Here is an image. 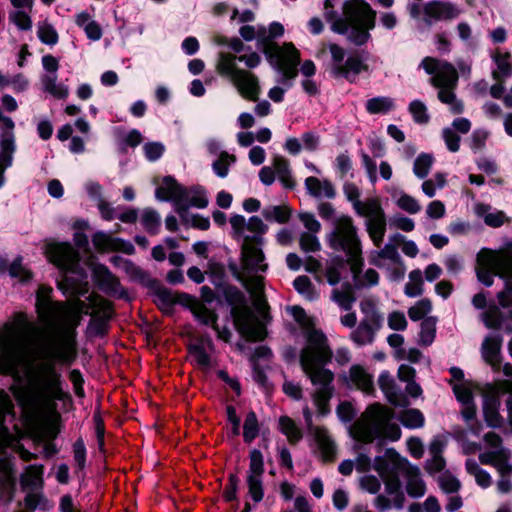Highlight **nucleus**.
<instances>
[{
	"mask_svg": "<svg viewBox=\"0 0 512 512\" xmlns=\"http://www.w3.org/2000/svg\"><path fill=\"white\" fill-rule=\"evenodd\" d=\"M35 308L47 332L41 333L23 312L0 327V374L16 376L27 366L26 383L15 387L14 395L29 425L52 417L56 401L67 396L60 366L76 357V327L84 313L83 302L54 301L52 288L45 285L37 290ZM12 408L9 396L0 390V424Z\"/></svg>",
	"mask_w": 512,
	"mask_h": 512,
	"instance_id": "obj_1",
	"label": "nucleus"
},
{
	"mask_svg": "<svg viewBox=\"0 0 512 512\" xmlns=\"http://www.w3.org/2000/svg\"><path fill=\"white\" fill-rule=\"evenodd\" d=\"M306 340V345L300 354V364L315 387L311 396L317 413L320 416H326L330 413L329 402L334 394V374L324 368V365L330 362L332 352L326 337L318 330H308Z\"/></svg>",
	"mask_w": 512,
	"mask_h": 512,
	"instance_id": "obj_2",
	"label": "nucleus"
},
{
	"mask_svg": "<svg viewBox=\"0 0 512 512\" xmlns=\"http://www.w3.org/2000/svg\"><path fill=\"white\" fill-rule=\"evenodd\" d=\"M476 275L485 286H491L495 276L505 280L504 289L497 294L504 308L512 305V241L504 243L499 249L482 248L476 258Z\"/></svg>",
	"mask_w": 512,
	"mask_h": 512,
	"instance_id": "obj_3",
	"label": "nucleus"
},
{
	"mask_svg": "<svg viewBox=\"0 0 512 512\" xmlns=\"http://www.w3.org/2000/svg\"><path fill=\"white\" fill-rule=\"evenodd\" d=\"M284 26L272 22L269 27L258 26V42L271 66L281 74V82L295 79L300 63V51L292 42L278 45L273 39L284 34Z\"/></svg>",
	"mask_w": 512,
	"mask_h": 512,
	"instance_id": "obj_4",
	"label": "nucleus"
},
{
	"mask_svg": "<svg viewBox=\"0 0 512 512\" xmlns=\"http://www.w3.org/2000/svg\"><path fill=\"white\" fill-rule=\"evenodd\" d=\"M405 466V459L402 458L394 449H387L383 456H378L374 460L373 468L379 473L385 485V492L389 496L378 495L374 500V506L385 511L391 507L401 509L404 505L405 496L401 489L399 469Z\"/></svg>",
	"mask_w": 512,
	"mask_h": 512,
	"instance_id": "obj_5",
	"label": "nucleus"
},
{
	"mask_svg": "<svg viewBox=\"0 0 512 512\" xmlns=\"http://www.w3.org/2000/svg\"><path fill=\"white\" fill-rule=\"evenodd\" d=\"M393 416L391 409L373 404L351 426L350 433L354 439L363 443H370L376 438L396 441L401 436V430L398 425L390 423Z\"/></svg>",
	"mask_w": 512,
	"mask_h": 512,
	"instance_id": "obj_6",
	"label": "nucleus"
},
{
	"mask_svg": "<svg viewBox=\"0 0 512 512\" xmlns=\"http://www.w3.org/2000/svg\"><path fill=\"white\" fill-rule=\"evenodd\" d=\"M326 18L332 21V28L338 33L351 30L350 37L356 44H363L369 38V30L375 26L376 12L365 0H347L343 5V18L334 19L328 12Z\"/></svg>",
	"mask_w": 512,
	"mask_h": 512,
	"instance_id": "obj_7",
	"label": "nucleus"
},
{
	"mask_svg": "<svg viewBox=\"0 0 512 512\" xmlns=\"http://www.w3.org/2000/svg\"><path fill=\"white\" fill-rule=\"evenodd\" d=\"M230 224L234 233L238 237H243L242 257L246 269L264 270L267 264L261 249L262 235L267 227L259 217H251L248 222L241 215H234L230 219Z\"/></svg>",
	"mask_w": 512,
	"mask_h": 512,
	"instance_id": "obj_8",
	"label": "nucleus"
},
{
	"mask_svg": "<svg viewBox=\"0 0 512 512\" xmlns=\"http://www.w3.org/2000/svg\"><path fill=\"white\" fill-rule=\"evenodd\" d=\"M215 69L221 77L228 79L233 84L243 98L250 101L258 100L261 93L258 77L248 70L238 68L235 55L220 52Z\"/></svg>",
	"mask_w": 512,
	"mask_h": 512,
	"instance_id": "obj_9",
	"label": "nucleus"
},
{
	"mask_svg": "<svg viewBox=\"0 0 512 512\" xmlns=\"http://www.w3.org/2000/svg\"><path fill=\"white\" fill-rule=\"evenodd\" d=\"M333 229L326 236L328 245L336 250L343 251L349 260L361 256V242L353 219L345 214L338 215L333 223Z\"/></svg>",
	"mask_w": 512,
	"mask_h": 512,
	"instance_id": "obj_10",
	"label": "nucleus"
},
{
	"mask_svg": "<svg viewBox=\"0 0 512 512\" xmlns=\"http://www.w3.org/2000/svg\"><path fill=\"white\" fill-rule=\"evenodd\" d=\"M494 64L491 75L495 83L489 93L494 99H501L507 108H512V87L505 93V81L512 76V56L508 51L496 49L491 53Z\"/></svg>",
	"mask_w": 512,
	"mask_h": 512,
	"instance_id": "obj_11",
	"label": "nucleus"
},
{
	"mask_svg": "<svg viewBox=\"0 0 512 512\" xmlns=\"http://www.w3.org/2000/svg\"><path fill=\"white\" fill-rule=\"evenodd\" d=\"M420 67L431 75L430 83L434 87H456L458 72L451 63L433 57H425Z\"/></svg>",
	"mask_w": 512,
	"mask_h": 512,
	"instance_id": "obj_12",
	"label": "nucleus"
},
{
	"mask_svg": "<svg viewBox=\"0 0 512 512\" xmlns=\"http://www.w3.org/2000/svg\"><path fill=\"white\" fill-rule=\"evenodd\" d=\"M45 254L48 260L59 269L78 272L79 257L69 243L50 241L46 243Z\"/></svg>",
	"mask_w": 512,
	"mask_h": 512,
	"instance_id": "obj_13",
	"label": "nucleus"
},
{
	"mask_svg": "<svg viewBox=\"0 0 512 512\" xmlns=\"http://www.w3.org/2000/svg\"><path fill=\"white\" fill-rule=\"evenodd\" d=\"M303 416L309 432L314 436L323 459L325 461L332 460L335 455L336 446L328 431L324 427L313 425L312 411L308 406L303 408Z\"/></svg>",
	"mask_w": 512,
	"mask_h": 512,
	"instance_id": "obj_14",
	"label": "nucleus"
},
{
	"mask_svg": "<svg viewBox=\"0 0 512 512\" xmlns=\"http://www.w3.org/2000/svg\"><path fill=\"white\" fill-rule=\"evenodd\" d=\"M235 326L248 340L259 341L265 337V329L249 309H243L234 316Z\"/></svg>",
	"mask_w": 512,
	"mask_h": 512,
	"instance_id": "obj_15",
	"label": "nucleus"
},
{
	"mask_svg": "<svg viewBox=\"0 0 512 512\" xmlns=\"http://www.w3.org/2000/svg\"><path fill=\"white\" fill-rule=\"evenodd\" d=\"M460 9L450 2L432 1L423 7L424 21L430 25L433 21L449 20L460 14Z\"/></svg>",
	"mask_w": 512,
	"mask_h": 512,
	"instance_id": "obj_16",
	"label": "nucleus"
},
{
	"mask_svg": "<svg viewBox=\"0 0 512 512\" xmlns=\"http://www.w3.org/2000/svg\"><path fill=\"white\" fill-rule=\"evenodd\" d=\"M510 452L504 448L483 452L479 455V461L484 465L493 466L499 476L512 475V463Z\"/></svg>",
	"mask_w": 512,
	"mask_h": 512,
	"instance_id": "obj_17",
	"label": "nucleus"
},
{
	"mask_svg": "<svg viewBox=\"0 0 512 512\" xmlns=\"http://www.w3.org/2000/svg\"><path fill=\"white\" fill-rule=\"evenodd\" d=\"M156 198L161 201H172L176 210L180 212V204L185 196V188L179 185L172 177H164L156 189Z\"/></svg>",
	"mask_w": 512,
	"mask_h": 512,
	"instance_id": "obj_18",
	"label": "nucleus"
},
{
	"mask_svg": "<svg viewBox=\"0 0 512 512\" xmlns=\"http://www.w3.org/2000/svg\"><path fill=\"white\" fill-rule=\"evenodd\" d=\"M95 248L101 252L122 251L126 254H132L134 247L130 242H125L119 238H114L110 234L97 232L93 236Z\"/></svg>",
	"mask_w": 512,
	"mask_h": 512,
	"instance_id": "obj_19",
	"label": "nucleus"
},
{
	"mask_svg": "<svg viewBox=\"0 0 512 512\" xmlns=\"http://www.w3.org/2000/svg\"><path fill=\"white\" fill-rule=\"evenodd\" d=\"M344 380L349 386H354L364 393L369 394L374 390L373 376L361 365L351 366Z\"/></svg>",
	"mask_w": 512,
	"mask_h": 512,
	"instance_id": "obj_20",
	"label": "nucleus"
},
{
	"mask_svg": "<svg viewBox=\"0 0 512 512\" xmlns=\"http://www.w3.org/2000/svg\"><path fill=\"white\" fill-rule=\"evenodd\" d=\"M193 315L203 324L212 325L219 339L228 342L231 338V332L227 327L220 328L216 323V315L201 303H195L192 308Z\"/></svg>",
	"mask_w": 512,
	"mask_h": 512,
	"instance_id": "obj_21",
	"label": "nucleus"
},
{
	"mask_svg": "<svg viewBox=\"0 0 512 512\" xmlns=\"http://www.w3.org/2000/svg\"><path fill=\"white\" fill-rule=\"evenodd\" d=\"M242 268H243V275H242V282L248 292L251 294V296L254 299V302L256 305L261 307L262 305V292H263V277L254 275V273L257 272H264L266 271L267 267L264 270H257V269H246L244 266V263L242 262Z\"/></svg>",
	"mask_w": 512,
	"mask_h": 512,
	"instance_id": "obj_22",
	"label": "nucleus"
},
{
	"mask_svg": "<svg viewBox=\"0 0 512 512\" xmlns=\"http://www.w3.org/2000/svg\"><path fill=\"white\" fill-rule=\"evenodd\" d=\"M401 475H404L407 479L406 490L407 493L412 497H421L425 494L426 487L423 482L420 471L418 468L411 466L405 459V466L399 469Z\"/></svg>",
	"mask_w": 512,
	"mask_h": 512,
	"instance_id": "obj_23",
	"label": "nucleus"
},
{
	"mask_svg": "<svg viewBox=\"0 0 512 512\" xmlns=\"http://www.w3.org/2000/svg\"><path fill=\"white\" fill-rule=\"evenodd\" d=\"M213 345L210 339H201L191 344L189 354L192 361L201 368H207L211 364V353Z\"/></svg>",
	"mask_w": 512,
	"mask_h": 512,
	"instance_id": "obj_24",
	"label": "nucleus"
},
{
	"mask_svg": "<svg viewBox=\"0 0 512 512\" xmlns=\"http://www.w3.org/2000/svg\"><path fill=\"white\" fill-rule=\"evenodd\" d=\"M43 465H29L20 477V484L24 490L37 491L43 487Z\"/></svg>",
	"mask_w": 512,
	"mask_h": 512,
	"instance_id": "obj_25",
	"label": "nucleus"
},
{
	"mask_svg": "<svg viewBox=\"0 0 512 512\" xmlns=\"http://www.w3.org/2000/svg\"><path fill=\"white\" fill-rule=\"evenodd\" d=\"M88 268L91 269L95 280L105 289L116 290L118 286L117 279L103 265L95 262L94 257L89 256L85 261Z\"/></svg>",
	"mask_w": 512,
	"mask_h": 512,
	"instance_id": "obj_26",
	"label": "nucleus"
},
{
	"mask_svg": "<svg viewBox=\"0 0 512 512\" xmlns=\"http://www.w3.org/2000/svg\"><path fill=\"white\" fill-rule=\"evenodd\" d=\"M399 259L401 258L396 246L386 244L382 249L371 252L369 261L379 268H385L389 264L399 263Z\"/></svg>",
	"mask_w": 512,
	"mask_h": 512,
	"instance_id": "obj_27",
	"label": "nucleus"
},
{
	"mask_svg": "<svg viewBox=\"0 0 512 512\" xmlns=\"http://www.w3.org/2000/svg\"><path fill=\"white\" fill-rule=\"evenodd\" d=\"M355 211L358 215L367 219L366 222L377 221L385 218L384 210L377 198H371L362 203L355 204Z\"/></svg>",
	"mask_w": 512,
	"mask_h": 512,
	"instance_id": "obj_28",
	"label": "nucleus"
},
{
	"mask_svg": "<svg viewBox=\"0 0 512 512\" xmlns=\"http://www.w3.org/2000/svg\"><path fill=\"white\" fill-rule=\"evenodd\" d=\"M367 70V66L358 56H350L343 63L335 77H344L350 82L356 81L358 75Z\"/></svg>",
	"mask_w": 512,
	"mask_h": 512,
	"instance_id": "obj_29",
	"label": "nucleus"
},
{
	"mask_svg": "<svg viewBox=\"0 0 512 512\" xmlns=\"http://www.w3.org/2000/svg\"><path fill=\"white\" fill-rule=\"evenodd\" d=\"M502 339L499 336H489L485 338L482 344V357L493 367L500 362V350Z\"/></svg>",
	"mask_w": 512,
	"mask_h": 512,
	"instance_id": "obj_30",
	"label": "nucleus"
},
{
	"mask_svg": "<svg viewBox=\"0 0 512 512\" xmlns=\"http://www.w3.org/2000/svg\"><path fill=\"white\" fill-rule=\"evenodd\" d=\"M305 186L308 193L314 197L333 198L335 190L328 180H320L316 177H308L305 180Z\"/></svg>",
	"mask_w": 512,
	"mask_h": 512,
	"instance_id": "obj_31",
	"label": "nucleus"
},
{
	"mask_svg": "<svg viewBox=\"0 0 512 512\" xmlns=\"http://www.w3.org/2000/svg\"><path fill=\"white\" fill-rule=\"evenodd\" d=\"M349 261L351 263V270L357 286H373L378 283L379 275L374 269H367L363 275L360 274L359 270L362 265L361 256Z\"/></svg>",
	"mask_w": 512,
	"mask_h": 512,
	"instance_id": "obj_32",
	"label": "nucleus"
},
{
	"mask_svg": "<svg viewBox=\"0 0 512 512\" xmlns=\"http://www.w3.org/2000/svg\"><path fill=\"white\" fill-rule=\"evenodd\" d=\"M361 312L364 314V318L361 321L363 324H367L369 327L378 331L383 324V316L377 310L374 301L367 299L360 304Z\"/></svg>",
	"mask_w": 512,
	"mask_h": 512,
	"instance_id": "obj_33",
	"label": "nucleus"
},
{
	"mask_svg": "<svg viewBox=\"0 0 512 512\" xmlns=\"http://www.w3.org/2000/svg\"><path fill=\"white\" fill-rule=\"evenodd\" d=\"M43 91L57 99H66L69 95V87L58 82L57 75H43L41 77Z\"/></svg>",
	"mask_w": 512,
	"mask_h": 512,
	"instance_id": "obj_34",
	"label": "nucleus"
},
{
	"mask_svg": "<svg viewBox=\"0 0 512 512\" xmlns=\"http://www.w3.org/2000/svg\"><path fill=\"white\" fill-rule=\"evenodd\" d=\"M379 386L388 401L393 405H401V394L397 391L394 379L388 372H382L378 379Z\"/></svg>",
	"mask_w": 512,
	"mask_h": 512,
	"instance_id": "obj_35",
	"label": "nucleus"
},
{
	"mask_svg": "<svg viewBox=\"0 0 512 512\" xmlns=\"http://www.w3.org/2000/svg\"><path fill=\"white\" fill-rule=\"evenodd\" d=\"M208 205L206 192L202 188L185 189L183 202L180 204V211L185 210L189 206L196 208H205Z\"/></svg>",
	"mask_w": 512,
	"mask_h": 512,
	"instance_id": "obj_36",
	"label": "nucleus"
},
{
	"mask_svg": "<svg viewBox=\"0 0 512 512\" xmlns=\"http://www.w3.org/2000/svg\"><path fill=\"white\" fill-rule=\"evenodd\" d=\"M14 476L12 463L9 458H1L0 459V488L2 493L11 496L12 490L14 488Z\"/></svg>",
	"mask_w": 512,
	"mask_h": 512,
	"instance_id": "obj_37",
	"label": "nucleus"
},
{
	"mask_svg": "<svg viewBox=\"0 0 512 512\" xmlns=\"http://www.w3.org/2000/svg\"><path fill=\"white\" fill-rule=\"evenodd\" d=\"M475 212L483 217L484 222L491 227H500L505 222V214L501 211H491V206L483 203L475 205Z\"/></svg>",
	"mask_w": 512,
	"mask_h": 512,
	"instance_id": "obj_38",
	"label": "nucleus"
},
{
	"mask_svg": "<svg viewBox=\"0 0 512 512\" xmlns=\"http://www.w3.org/2000/svg\"><path fill=\"white\" fill-rule=\"evenodd\" d=\"M439 89L438 98L439 100L448 105L450 111L453 114H460L463 112V103L457 99L454 89L455 87H437Z\"/></svg>",
	"mask_w": 512,
	"mask_h": 512,
	"instance_id": "obj_39",
	"label": "nucleus"
},
{
	"mask_svg": "<svg viewBox=\"0 0 512 512\" xmlns=\"http://www.w3.org/2000/svg\"><path fill=\"white\" fill-rule=\"evenodd\" d=\"M423 274L419 269L412 270L409 273L408 282L405 284L404 293L406 296L414 298L423 293Z\"/></svg>",
	"mask_w": 512,
	"mask_h": 512,
	"instance_id": "obj_40",
	"label": "nucleus"
},
{
	"mask_svg": "<svg viewBox=\"0 0 512 512\" xmlns=\"http://www.w3.org/2000/svg\"><path fill=\"white\" fill-rule=\"evenodd\" d=\"M365 107L369 114H386L394 108V102L389 97H374L366 101Z\"/></svg>",
	"mask_w": 512,
	"mask_h": 512,
	"instance_id": "obj_41",
	"label": "nucleus"
},
{
	"mask_svg": "<svg viewBox=\"0 0 512 512\" xmlns=\"http://www.w3.org/2000/svg\"><path fill=\"white\" fill-rule=\"evenodd\" d=\"M466 469L470 475H472L476 483L482 488H488L492 484L491 475L484 469H482L475 460H467Z\"/></svg>",
	"mask_w": 512,
	"mask_h": 512,
	"instance_id": "obj_42",
	"label": "nucleus"
},
{
	"mask_svg": "<svg viewBox=\"0 0 512 512\" xmlns=\"http://www.w3.org/2000/svg\"><path fill=\"white\" fill-rule=\"evenodd\" d=\"M431 459L426 463V470L430 474L440 472L445 467V461L441 456V444L437 441L431 443L429 447Z\"/></svg>",
	"mask_w": 512,
	"mask_h": 512,
	"instance_id": "obj_43",
	"label": "nucleus"
},
{
	"mask_svg": "<svg viewBox=\"0 0 512 512\" xmlns=\"http://www.w3.org/2000/svg\"><path fill=\"white\" fill-rule=\"evenodd\" d=\"M273 171L277 174L278 179L284 184L285 187H292L293 182L289 162L282 156H276L273 159Z\"/></svg>",
	"mask_w": 512,
	"mask_h": 512,
	"instance_id": "obj_44",
	"label": "nucleus"
},
{
	"mask_svg": "<svg viewBox=\"0 0 512 512\" xmlns=\"http://www.w3.org/2000/svg\"><path fill=\"white\" fill-rule=\"evenodd\" d=\"M399 421L407 428L416 429L424 425L425 418L418 409H407L399 415Z\"/></svg>",
	"mask_w": 512,
	"mask_h": 512,
	"instance_id": "obj_45",
	"label": "nucleus"
},
{
	"mask_svg": "<svg viewBox=\"0 0 512 512\" xmlns=\"http://www.w3.org/2000/svg\"><path fill=\"white\" fill-rule=\"evenodd\" d=\"M393 197L397 207L409 214H416L421 210L418 200L407 193L399 192L394 194Z\"/></svg>",
	"mask_w": 512,
	"mask_h": 512,
	"instance_id": "obj_46",
	"label": "nucleus"
},
{
	"mask_svg": "<svg viewBox=\"0 0 512 512\" xmlns=\"http://www.w3.org/2000/svg\"><path fill=\"white\" fill-rule=\"evenodd\" d=\"M37 35L42 43L50 46L55 45L59 40V36L56 29L51 23H49L46 20L38 23Z\"/></svg>",
	"mask_w": 512,
	"mask_h": 512,
	"instance_id": "obj_47",
	"label": "nucleus"
},
{
	"mask_svg": "<svg viewBox=\"0 0 512 512\" xmlns=\"http://www.w3.org/2000/svg\"><path fill=\"white\" fill-rule=\"evenodd\" d=\"M236 162V156L228 152H221L218 158L212 163L214 173L225 178L229 173V167Z\"/></svg>",
	"mask_w": 512,
	"mask_h": 512,
	"instance_id": "obj_48",
	"label": "nucleus"
},
{
	"mask_svg": "<svg viewBox=\"0 0 512 512\" xmlns=\"http://www.w3.org/2000/svg\"><path fill=\"white\" fill-rule=\"evenodd\" d=\"M279 428L291 443H296L302 438L301 430L296 423L288 416H282L279 419Z\"/></svg>",
	"mask_w": 512,
	"mask_h": 512,
	"instance_id": "obj_49",
	"label": "nucleus"
},
{
	"mask_svg": "<svg viewBox=\"0 0 512 512\" xmlns=\"http://www.w3.org/2000/svg\"><path fill=\"white\" fill-rule=\"evenodd\" d=\"M366 229L373 244L380 247L386 232V218L366 222Z\"/></svg>",
	"mask_w": 512,
	"mask_h": 512,
	"instance_id": "obj_50",
	"label": "nucleus"
},
{
	"mask_svg": "<svg viewBox=\"0 0 512 512\" xmlns=\"http://www.w3.org/2000/svg\"><path fill=\"white\" fill-rule=\"evenodd\" d=\"M376 332L367 324L360 323L357 329L351 333V338L357 345H367L373 342Z\"/></svg>",
	"mask_w": 512,
	"mask_h": 512,
	"instance_id": "obj_51",
	"label": "nucleus"
},
{
	"mask_svg": "<svg viewBox=\"0 0 512 512\" xmlns=\"http://www.w3.org/2000/svg\"><path fill=\"white\" fill-rule=\"evenodd\" d=\"M293 285L296 291L308 300H314L318 297L317 291L307 276H298Z\"/></svg>",
	"mask_w": 512,
	"mask_h": 512,
	"instance_id": "obj_52",
	"label": "nucleus"
},
{
	"mask_svg": "<svg viewBox=\"0 0 512 512\" xmlns=\"http://www.w3.org/2000/svg\"><path fill=\"white\" fill-rule=\"evenodd\" d=\"M447 183L445 174L437 173L433 178L428 179L422 183L423 193L432 198L435 196L437 189H442Z\"/></svg>",
	"mask_w": 512,
	"mask_h": 512,
	"instance_id": "obj_53",
	"label": "nucleus"
},
{
	"mask_svg": "<svg viewBox=\"0 0 512 512\" xmlns=\"http://www.w3.org/2000/svg\"><path fill=\"white\" fill-rule=\"evenodd\" d=\"M433 164V157L428 154H420L413 166V172L418 178H425L432 167Z\"/></svg>",
	"mask_w": 512,
	"mask_h": 512,
	"instance_id": "obj_54",
	"label": "nucleus"
},
{
	"mask_svg": "<svg viewBox=\"0 0 512 512\" xmlns=\"http://www.w3.org/2000/svg\"><path fill=\"white\" fill-rule=\"evenodd\" d=\"M259 433L257 417L254 412H250L244 421L243 437L246 442L253 441Z\"/></svg>",
	"mask_w": 512,
	"mask_h": 512,
	"instance_id": "obj_55",
	"label": "nucleus"
},
{
	"mask_svg": "<svg viewBox=\"0 0 512 512\" xmlns=\"http://www.w3.org/2000/svg\"><path fill=\"white\" fill-rule=\"evenodd\" d=\"M249 458H250V463H249V470H248L247 476L262 477L263 473H264V463H263L262 453L257 449H253L250 452Z\"/></svg>",
	"mask_w": 512,
	"mask_h": 512,
	"instance_id": "obj_56",
	"label": "nucleus"
},
{
	"mask_svg": "<svg viewBox=\"0 0 512 512\" xmlns=\"http://www.w3.org/2000/svg\"><path fill=\"white\" fill-rule=\"evenodd\" d=\"M436 333V321L434 318H426L421 323L420 342L424 345H430Z\"/></svg>",
	"mask_w": 512,
	"mask_h": 512,
	"instance_id": "obj_57",
	"label": "nucleus"
},
{
	"mask_svg": "<svg viewBox=\"0 0 512 512\" xmlns=\"http://www.w3.org/2000/svg\"><path fill=\"white\" fill-rule=\"evenodd\" d=\"M484 416L487 424L492 427L500 425V416L497 410L495 399H486L483 406Z\"/></svg>",
	"mask_w": 512,
	"mask_h": 512,
	"instance_id": "obj_58",
	"label": "nucleus"
},
{
	"mask_svg": "<svg viewBox=\"0 0 512 512\" xmlns=\"http://www.w3.org/2000/svg\"><path fill=\"white\" fill-rule=\"evenodd\" d=\"M432 309V304L428 299H421L415 305L409 308L408 316L412 321L423 319Z\"/></svg>",
	"mask_w": 512,
	"mask_h": 512,
	"instance_id": "obj_59",
	"label": "nucleus"
},
{
	"mask_svg": "<svg viewBox=\"0 0 512 512\" xmlns=\"http://www.w3.org/2000/svg\"><path fill=\"white\" fill-rule=\"evenodd\" d=\"M247 485L249 496L254 502H260L264 496L262 477L247 476Z\"/></svg>",
	"mask_w": 512,
	"mask_h": 512,
	"instance_id": "obj_60",
	"label": "nucleus"
},
{
	"mask_svg": "<svg viewBox=\"0 0 512 512\" xmlns=\"http://www.w3.org/2000/svg\"><path fill=\"white\" fill-rule=\"evenodd\" d=\"M329 51L331 53V73L336 75L345 62V50L337 44H330Z\"/></svg>",
	"mask_w": 512,
	"mask_h": 512,
	"instance_id": "obj_61",
	"label": "nucleus"
},
{
	"mask_svg": "<svg viewBox=\"0 0 512 512\" xmlns=\"http://www.w3.org/2000/svg\"><path fill=\"white\" fill-rule=\"evenodd\" d=\"M300 247L305 252H316L321 249V243L316 234L303 232L299 239Z\"/></svg>",
	"mask_w": 512,
	"mask_h": 512,
	"instance_id": "obj_62",
	"label": "nucleus"
},
{
	"mask_svg": "<svg viewBox=\"0 0 512 512\" xmlns=\"http://www.w3.org/2000/svg\"><path fill=\"white\" fill-rule=\"evenodd\" d=\"M263 215L267 220L284 223L289 219V210L284 206H273L265 208Z\"/></svg>",
	"mask_w": 512,
	"mask_h": 512,
	"instance_id": "obj_63",
	"label": "nucleus"
},
{
	"mask_svg": "<svg viewBox=\"0 0 512 512\" xmlns=\"http://www.w3.org/2000/svg\"><path fill=\"white\" fill-rule=\"evenodd\" d=\"M439 511H440V505L438 503V500L433 496L428 497L422 505L413 504L409 507V512H439Z\"/></svg>",
	"mask_w": 512,
	"mask_h": 512,
	"instance_id": "obj_64",
	"label": "nucleus"
}]
</instances>
